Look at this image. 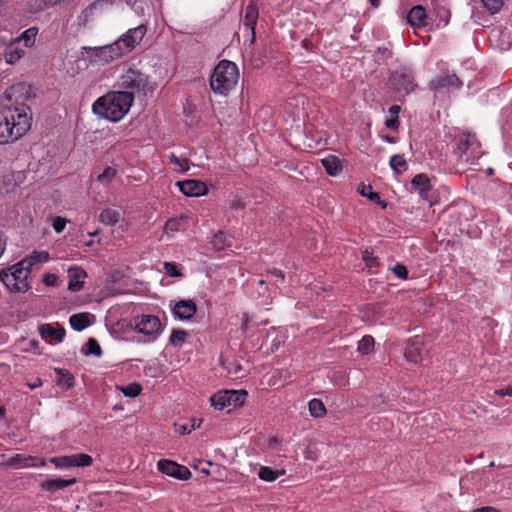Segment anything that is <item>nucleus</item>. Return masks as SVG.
<instances>
[{
	"instance_id": "de8ad7c7",
	"label": "nucleus",
	"mask_w": 512,
	"mask_h": 512,
	"mask_svg": "<svg viewBox=\"0 0 512 512\" xmlns=\"http://www.w3.org/2000/svg\"><path fill=\"white\" fill-rule=\"evenodd\" d=\"M170 162L175 164L180 172H186L189 169V162L186 158H179L174 153H171L170 156Z\"/></svg>"
},
{
	"instance_id": "a878e982",
	"label": "nucleus",
	"mask_w": 512,
	"mask_h": 512,
	"mask_svg": "<svg viewBox=\"0 0 512 512\" xmlns=\"http://www.w3.org/2000/svg\"><path fill=\"white\" fill-rule=\"evenodd\" d=\"M69 323L75 331H83L91 325L88 313L73 314L69 318Z\"/></svg>"
},
{
	"instance_id": "4468645a",
	"label": "nucleus",
	"mask_w": 512,
	"mask_h": 512,
	"mask_svg": "<svg viewBox=\"0 0 512 512\" xmlns=\"http://www.w3.org/2000/svg\"><path fill=\"white\" fill-rule=\"evenodd\" d=\"M197 312L196 303L191 300H180L176 302L172 309V314L175 319L181 321L190 320Z\"/></svg>"
},
{
	"instance_id": "ddd939ff",
	"label": "nucleus",
	"mask_w": 512,
	"mask_h": 512,
	"mask_svg": "<svg viewBox=\"0 0 512 512\" xmlns=\"http://www.w3.org/2000/svg\"><path fill=\"white\" fill-rule=\"evenodd\" d=\"M158 470L165 475L171 476L179 480H188L191 478V471L183 465L174 461L161 459L157 463Z\"/></svg>"
},
{
	"instance_id": "4be33fe9",
	"label": "nucleus",
	"mask_w": 512,
	"mask_h": 512,
	"mask_svg": "<svg viewBox=\"0 0 512 512\" xmlns=\"http://www.w3.org/2000/svg\"><path fill=\"white\" fill-rule=\"evenodd\" d=\"M75 478L71 479H63V478H56V479H50L41 484V488L45 491L49 492H56L58 490L65 489L69 486H72L76 483Z\"/></svg>"
},
{
	"instance_id": "13d9d810",
	"label": "nucleus",
	"mask_w": 512,
	"mask_h": 512,
	"mask_svg": "<svg viewBox=\"0 0 512 512\" xmlns=\"http://www.w3.org/2000/svg\"><path fill=\"white\" fill-rule=\"evenodd\" d=\"M242 324L241 327L243 330H246L250 323L253 322V318L248 313H243L241 316Z\"/></svg>"
},
{
	"instance_id": "f704fd0d",
	"label": "nucleus",
	"mask_w": 512,
	"mask_h": 512,
	"mask_svg": "<svg viewBox=\"0 0 512 512\" xmlns=\"http://www.w3.org/2000/svg\"><path fill=\"white\" fill-rule=\"evenodd\" d=\"M283 473H284L283 471L280 472L277 470H273L270 467L262 466L259 469L258 476L263 481L272 482V481H275Z\"/></svg>"
},
{
	"instance_id": "c85d7f7f",
	"label": "nucleus",
	"mask_w": 512,
	"mask_h": 512,
	"mask_svg": "<svg viewBox=\"0 0 512 512\" xmlns=\"http://www.w3.org/2000/svg\"><path fill=\"white\" fill-rule=\"evenodd\" d=\"M38 28L33 26L25 31H23L19 37H17L14 41L18 42L20 45V42H24L25 47L30 48L35 44V40L38 34Z\"/></svg>"
},
{
	"instance_id": "a19ab883",
	"label": "nucleus",
	"mask_w": 512,
	"mask_h": 512,
	"mask_svg": "<svg viewBox=\"0 0 512 512\" xmlns=\"http://www.w3.org/2000/svg\"><path fill=\"white\" fill-rule=\"evenodd\" d=\"M117 171L113 167H106L104 171L98 175L97 181L103 185H109L116 177Z\"/></svg>"
},
{
	"instance_id": "0eeeda50",
	"label": "nucleus",
	"mask_w": 512,
	"mask_h": 512,
	"mask_svg": "<svg viewBox=\"0 0 512 512\" xmlns=\"http://www.w3.org/2000/svg\"><path fill=\"white\" fill-rule=\"evenodd\" d=\"M118 49L114 43L100 47L83 46L81 48V55L83 57L86 55L90 63L105 65L121 58Z\"/></svg>"
},
{
	"instance_id": "864d4df0",
	"label": "nucleus",
	"mask_w": 512,
	"mask_h": 512,
	"mask_svg": "<svg viewBox=\"0 0 512 512\" xmlns=\"http://www.w3.org/2000/svg\"><path fill=\"white\" fill-rule=\"evenodd\" d=\"M176 426V431L181 434V435H186V434H189L191 433L192 430L195 429V425H187V424H183V425H175Z\"/></svg>"
},
{
	"instance_id": "f257e3e1",
	"label": "nucleus",
	"mask_w": 512,
	"mask_h": 512,
	"mask_svg": "<svg viewBox=\"0 0 512 512\" xmlns=\"http://www.w3.org/2000/svg\"><path fill=\"white\" fill-rule=\"evenodd\" d=\"M49 260L46 251H34L18 263L8 269L0 271V281L5 287L14 293H25L30 288L28 277L35 264H42Z\"/></svg>"
},
{
	"instance_id": "412c9836",
	"label": "nucleus",
	"mask_w": 512,
	"mask_h": 512,
	"mask_svg": "<svg viewBox=\"0 0 512 512\" xmlns=\"http://www.w3.org/2000/svg\"><path fill=\"white\" fill-rule=\"evenodd\" d=\"M4 59L8 64H15L25 55V50L20 47L18 42L12 41L4 50Z\"/></svg>"
},
{
	"instance_id": "9b49d317",
	"label": "nucleus",
	"mask_w": 512,
	"mask_h": 512,
	"mask_svg": "<svg viewBox=\"0 0 512 512\" xmlns=\"http://www.w3.org/2000/svg\"><path fill=\"white\" fill-rule=\"evenodd\" d=\"M390 83L393 89L402 95H408L417 87L414 72L407 67L394 71L390 77Z\"/></svg>"
},
{
	"instance_id": "473e14b6",
	"label": "nucleus",
	"mask_w": 512,
	"mask_h": 512,
	"mask_svg": "<svg viewBox=\"0 0 512 512\" xmlns=\"http://www.w3.org/2000/svg\"><path fill=\"white\" fill-rule=\"evenodd\" d=\"M309 412L314 418H321L326 414V408L320 399H312L308 403Z\"/></svg>"
},
{
	"instance_id": "6e6552de",
	"label": "nucleus",
	"mask_w": 512,
	"mask_h": 512,
	"mask_svg": "<svg viewBox=\"0 0 512 512\" xmlns=\"http://www.w3.org/2000/svg\"><path fill=\"white\" fill-rule=\"evenodd\" d=\"M131 327L138 333L148 337V341H154L162 332L160 319L155 315H138L131 319Z\"/></svg>"
},
{
	"instance_id": "72a5a7b5",
	"label": "nucleus",
	"mask_w": 512,
	"mask_h": 512,
	"mask_svg": "<svg viewBox=\"0 0 512 512\" xmlns=\"http://www.w3.org/2000/svg\"><path fill=\"white\" fill-rule=\"evenodd\" d=\"M211 243L215 250L220 251L225 249L227 246H230L231 240L224 232L218 231L216 234H214Z\"/></svg>"
},
{
	"instance_id": "6e6d98bb",
	"label": "nucleus",
	"mask_w": 512,
	"mask_h": 512,
	"mask_svg": "<svg viewBox=\"0 0 512 512\" xmlns=\"http://www.w3.org/2000/svg\"><path fill=\"white\" fill-rule=\"evenodd\" d=\"M258 293L262 296H264L266 299L268 298L269 296V292H268V287L266 285V281L265 280H259L258 281Z\"/></svg>"
},
{
	"instance_id": "423d86ee",
	"label": "nucleus",
	"mask_w": 512,
	"mask_h": 512,
	"mask_svg": "<svg viewBox=\"0 0 512 512\" xmlns=\"http://www.w3.org/2000/svg\"><path fill=\"white\" fill-rule=\"evenodd\" d=\"M454 153L465 162L478 160L483 154L476 135L469 132H462L455 137Z\"/></svg>"
},
{
	"instance_id": "4d7b16f0",
	"label": "nucleus",
	"mask_w": 512,
	"mask_h": 512,
	"mask_svg": "<svg viewBox=\"0 0 512 512\" xmlns=\"http://www.w3.org/2000/svg\"><path fill=\"white\" fill-rule=\"evenodd\" d=\"M126 4L134 9L137 14H143L144 9L142 6H138V0H125Z\"/></svg>"
},
{
	"instance_id": "a211bd4d",
	"label": "nucleus",
	"mask_w": 512,
	"mask_h": 512,
	"mask_svg": "<svg viewBox=\"0 0 512 512\" xmlns=\"http://www.w3.org/2000/svg\"><path fill=\"white\" fill-rule=\"evenodd\" d=\"M463 85L462 81L457 77L456 74H444L435 77L429 84V87L433 91H437L445 87L460 88Z\"/></svg>"
},
{
	"instance_id": "9d476101",
	"label": "nucleus",
	"mask_w": 512,
	"mask_h": 512,
	"mask_svg": "<svg viewBox=\"0 0 512 512\" xmlns=\"http://www.w3.org/2000/svg\"><path fill=\"white\" fill-rule=\"evenodd\" d=\"M147 33V26L140 24L137 27L129 29L126 33L122 34L113 43L117 46L120 56L123 57L130 53L142 41Z\"/></svg>"
},
{
	"instance_id": "5fc2aeb1",
	"label": "nucleus",
	"mask_w": 512,
	"mask_h": 512,
	"mask_svg": "<svg viewBox=\"0 0 512 512\" xmlns=\"http://www.w3.org/2000/svg\"><path fill=\"white\" fill-rule=\"evenodd\" d=\"M385 125L387 128L391 130H397L400 125V121L398 117H392L390 119H386Z\"/></svg>"
},
{
	"instance_id": "20e7f679",
	"label": "nucleus",
	"mask_w": 512,
	"mask_h": 512,
	"mask_svg": "<svg viewBox=\"0 0 512 512\" xmlns=\"http://www.w3.org/2000/svg\"><path fill=\"white\" fill-rule=\"evenodd\" d=\"M118 87L121 92H128L135 98L138 96H152L157 85L151 82L149 76L137 69L135 66L129 67L118 79Z\"/></svg>"
},
{
	"instance_id": "39448f33",
	"label": "nucleus",
	"mask_w": 512,
	"mask_h": 512,
	"mask_svg": "<svg viewBox=\"0 0 512 512\" xmlns=\"http://www.w3.org/2000/svg\"><path fill=\"white\" fill-rule=\"evenodd\" d=\"M13 127L14 134L21 138L30 129L32 116L30 108L25 104L5 106L1 110Z\"/></svg>"
},
{
	"instance_id": "1a4fd4ad",
	"label": "nucleus",
	"mask_w": 512,
	"mask_h": 512,
	"mask_svg": "<svg viewBox=\"0 0 512 512\" xmlns=\"http://www.w3.org/2000/svg\"><path fill=\"white\" fill-rule=\"evenodd\" d=\"M247 397L245 390H222L210 397L211 406L216 410L236 408L244 404Z\"/></svg>"
},
{
	"instance_id": "2f4dec72",
	"label": "nucleus",
	"mask_w": 512,
	"mask_h": 512,
	"mask_svg": "<svg viewBox=\"0 0 512 512\" xmlns=\"http://www.w3.org/2000/svg\"><path fill=\"white\" fill-rule=\"evenodd\" d=\"M362 259L365 262L366 267L372 273H375L379 267L378 257L374 255V252L369 249L363 251Z\"/></svg>"
},
{
	"instance_id": "2eb2a0df",
	"label": "nucleus",
	"mask_w": 512,
	"mask_h": 512,
	"mask_svg": "<svg viewBox=\"0 0 512 512\" xmlns=\"http://www.w3.org/2000/svg\"><path fill=\"white\" fill-rule=\"evenodd\" d=\"M179 190L188 197H200L208 193L206 184L199 180L178 181Z\"/></svg>"
},
{
	"instance_id": "f03ea898",
	"label": "nucleus",
	"mask_w": 512,
	"mask_h": 512,
	"mask_svg": "<svg viewBox=\"0 0 512 512\" xmlns=\"http://www.w3.org/2000/svg\"><path fill=\"white\" fill-rule=\"evenodd\" d=\"M134 103L131 93L112 91L99 97L92 105L94 114L111 122L120 121L130 110Z\"/></svg>"
},
{
	"instance_id": "8fccbe9b",
	"label": "nucleus",
	"mask_w": 512,
	"mask_h": 512,
	"mask_svg": "<svg viewBox=\"0 0 512 512\" xmlns=\"http://www.w3.org/2000/svg\"><path fill=\"white\" fill-rule=\"evenodd\" d=\"M66 224L67 220L65 218L56 216L53 219L52 226L56 233H61L65 229Z\"/></svg>"
},
{
	"instance_id": "dca6fc26",
	"label": "nucleus",
	"mask_w": 512,
	"mask_h": 512,
	"mask_svg": "<svg viewBox=\"0 0 512 512\" xmlns=\"http://www.w3.org/2000/svg\"><path fill=\"white\" fill-rule=\"evenodd\" d=\"M411 185L413 189L418 192L422 199L426 201L431 200L432 185L426 174L421 173L415 175L411 181Z\"/></svg>"
},
{
	"instance_id": "c9c22d12",
	"label": "nucleus",
	"mask_w": 512,
	"mask_h": 512,
	"mask_svg": "<svg viewBox=\"0 0 512 512\" xmlns=\"http://www.w3.org/2000/svg\"><path fill=\"white\" fill-rule=\"evenodd\" d=\"M81 351L85 355H95L97 357L101 356L102 354L101 347L97 340L94 338H89L86 344L82 347Z\"/></svg>"
},
{
	"instance_id": "aec40b11",
	"label": "nucleus",
	"mask_w": 512,
	"mask_h": 512,
	"mask_svg": "<svg viewBox=\"0 0 512 512\" xmlns=\"http://www.w3.org/2000/svg\"><path fill=\"white\" fill-rule=\"evenodd\" d=\"M18 139V136L14 134L13 127L7 120V116H4L0 111V144H7Z\"/></svg>"
},
{
	"instance_id": "603ef678",
	"label": "nucleus",
	"mask_w": 512,
	"mask_h": 512,
	"mask_svg": "<svg viewBox=\"0 0 512 512\" xmlns=\"http://www.w3.org/2000/svg\"><path fill=\"white\" fill-rule=\"evenodd\" d=\"M58 278L55 274H45L43 276V283L46 286L52 287L57 284Z\"/></svg>"
},
{
	"instance_id": "774afa93",
	"label": "nucleus",
	"mask_w": 512,
	"mask_h": 512,
	"mask_svg": "<svg viewBox=\"0 0 512 512\" xmlns=\"http://www.w3.org/2000/svg\"><path fill=\"white\" fill-rule=\"evenodd\" d=\"M29 346H30L31 349H35V348H37L39 346V343L36 340H32V341L29 342Z\"/></svg>"
},
{
	"instance_id": "680f3d73",
	"label": "nucleus",
	"mask_w": 512,
	"mask_h": 512,
	"mask_svg": "<svg viewBox=\"0 0 512 512\" xmlns=\"http://www.w3.org/2000/svg\"><path fill=\"white\" fill-rule=\"evenodd\" d=\"M472 512H501V511L492 506H485V507L474 509Z\"/></svg>"
},
{
	"instance_id": "5701e85b",
	"label": "nucleus",
	"mask_w": 512,
	"mask_h": 512,
	"mask_svg": "<svg viewBox=\"0 0 512 512\" xmlns=\"http://www.w3.org/2000/svg\"><path fill=\"white\" fill-rule=\"evenodd\" d=\"M39 333L43 339L53 338L57 342H62L65 337V329L54 327L52 324H42L39 327Z\"/></svg>"
},
{
	"instance_id": "0e129e2a",
	"label": "nucleus",
	"mask_w": 512,
	"mask_h": 512,
	"mask_svg": "<svg viewBox=\"0 0 512 512\" xmlns=\"http://www.w3.org/2000/svg\"><path fill=\"white\" fill-rule=\"evenodd\" d=\"M400 110H401L400 106L392 105L389 108V113L391 114L392 117H398V114H399Z\"/></svg>"
},
{
	"instance_id": "7ed1b4c3",
	"label": "nucleus",
	"mask_w": 512,
	"mask_h": 512,
	"mask_svg": "<svg viewBox=\"0 0 512 512\" xmlns=\"http://www.w3.org/2000/svg\"><path fill=\"white\" fill-rule=\"evenodd\" d=\"M239 80V69L237 65L229 60L223 59L218 62L210 75L211 90L221 96H227L237 85Z\"/></svg>"
},
{
	"instance_id": "49530a36",
	"label": "nucleus",
	"mask_w": 512,
	"mask_h": 512,
	"mask_svg": "<svg viewBox=\"0 0 512 512\" xmlns=\"http://www.w3.org/2000/svg\"><path fill=\"white\" fill-rule=\"evenodd\" d=\"M163 268H164V272L167 276H170V277H181L182 276L180 267L174 262H164Z\"/></svg>"
},
{
	"instance_id": "3c124183",
	"label": "nucleus",
	"mask_w": 512,
	"mask_h": 512,
	"mask_svg": "<svg viewBox=\"0 0 512 512\" xmlns=\"http://www.w3.org/2000/svg\"><path fill=\"white\" fill-rule=\"evenodd\" d=\"M179 221L175 219H170L166 222L164 231L166 234H169V232H175L179 229Z\"/></svg>"
},
{
	"instance_id": "cd10ccee",
	"label": "nucleus",
	"mask_w": 512,
	"mask_h": 512,
	"mask_svg": "<svg viewBox=\"0 0 512 512\" xmlns=\"http://www.w3.org/2000/svg\"><path fill=\"white\" fill-rule=\"evenodd\" d=\"M120 219V211L112 208L104 209L99 215V221L105 225L110 226L116 225Z\"/></svg>"
},
{
	"instance_id": "bb28decb",
	"label": "nucleus",
	"mask_w": 512,
	"mask_h": 512,
	"mask_svg": "<svg viewBox=\"0 0 512 512\" xmlns=\"http://www.w3.org/2000/svg\"><path fill=\"white\" fill-rule=\"evenodd\" d=\"M325 171L330 176H336L341 170L340 160L337 156L329 155L321 160Z\"/></svg>"
},
{
	"instance_id": "a18cd8bd",
	"label": "nucleus",
	"mask_w": 512,
	"mask_h": 512,
	"mask_svg": "<svg viewBox=\"0 0 512 512\" xmlns=\"http://www.w3.org/2000/svg\"><path fill=\"white\" fill-rule=\"evenodd\" d=\"M483 6L490 12V14L498 13L504 4L503 0H481Z\"/></svg>"
},
{
	"instance_id": "69168bd1",
	"label": "nucleus",
	"mask_w": 512,
	"mask_h": 512,
	"mask_svg": "<svg viewBox=\"0 0 512 512\" xmlns=\"http://www.w3.org/2000/svg\"><path fill=\"white\" fill-rule=\"evenodd\" d=\"M369 3L373 8H378L380 6L381 0H369Z\"/></svg>"
},
{
	"instance_id": "37998d69",
	"label": "nucleus",
	"mask_w": 512,
	"mask_h": 512,
	"mask_svg": "<svg viewBox=\"0 0 512 512\" xmlns=\"http://www.w3.org/2000/svg\"><path fill=\"white\" fill-rule=\"evenodd\" d=\"M50 462L54 464L57 468H71L73 466L72 455H65L60 457H53L50 459Z\"/></svg>"
},
{
	"instance_id": "4c0bfd02",
	"label": "nucleus",
	"mask_w": 512,
	"mask_h": 512,
	"mask_svg": "<svg viewBox=\"0 0 512 512\" xmlns=\"http://www.w3.org/2000/svg\"><path fill=\"white\" fill-rule=\"evenodd\" d=\"M374 338L370 335H365L358 343L357 351L362 355L369 354L374 348Z\"/></svg>"
},
{
	"instance_id": "79ce46f5",
	"label": "nucleus",
	"mask_w": 512,
	"mask_h": 512,
	"mask_svg": "<svg viewBox=\"0 0 512 512\" xmlns=\"http://www.w3.org/2000/svg\"><path fill=\"white\" fill-rule=\"evenodd\" d=\"M187 335V332L184 330L174 329L169 338V342L173 346H182Z\"/></svg>"
},
{
	"instance_id": "393cba45",
	"label": "nucleus",
	"mask_w": 512,
	"mask_h": 512,
	"mask_svg": "<svg viewBox=\"0 0 512 512\" xmlns=\"http://www.w3.org/2000/svg\"><path fill=\"white\" fill-rule=\"evenodd\" d=\"M404 357L408 362L417 364L421 359V348L419 341H408L405 350Z\"/></svg>"
},
{
	"instance_id": "052dcab7",
	"label": "nucleus",
	"mask_w": 512,
	"mask_h": 512,
	"mask_svg": "<svg viewBox=\"0 0 512 512\" xmlns=\"http://www.w3.org/2000/svg\"><path fill=\"white\" fill-rule=\"evenodd\" d=\"M268 273L278 278L280 281H284V273L276 268L268 270Z\"/></svg>"
},
{
	"instance_id": "338daca9",
	"label": "nucleus",
	"mask_w": 512,
	"mask_h": 512,
	"mask_svg": "<svg viewBox=\"0 0 512 512\" xmlns=\"http://www.w3.org/2000/svg\"><path fill=\"white\" fill-rule=\"evenodd\" d=\"M382 139L388 143H395V139L394 137H391V136H388V135H385V136H382Z\"/></svg>"
},
{
	"instance_id": "e2e57ef3",
	"label": "nucleus",
	"mask_w": 512,
	"mask_h": 512,
	"mask_svg": "<svg viewBox=\"0 0 512 512\" xmlns=\"http://www.w3.org/2000/svg\"><path fill=\"white\" fill-rule=\"evenodd\" d=\"M43 385V382L40 378H36L35 381L33 382H27V386L31 389V390H34L36 388H39Z\"/></svg>"
},
{
	"instance_id": "6ab92c4d",
	"label": "nucleus",
	"mask_w": 512,
	"mask_h": 512,
	"mask_svg": "<svg viewBox=\"0 0 512 512\" xmlns=\"http://www.w3.org/2000/svg\"><path fill=\"white\" fill-rule=\"evenodd\" d=\"M427 13L423 6H413L407 14V22L415 28H422L426 25Z\"/></svg>"
},
{
	"instance_id": "f3484780",
	"label": "nucleus",
	"mask_w": 512,
	"mask_h": 512,
	"mask_svg": "<svg viewBox=\"0 0 512 512\" xmlns=\"http://www.w3.org/2000/svg\"><path fill=\"white\" fill-rule=\"evenodd\" d=\"M68 289L72 292H78L83 288L87 273L84 269L74 266L68 269Z\"/></svg>"
},
{
	"instance_id": "58836bf2",
	"label": "nucleus",
	"mask_w": 512,
	"mask_h": 512,
	"mask_svg": "<svg viewBox=\"0 0 512 512\" xmlns=\"http://www.w3.org/2000/svg\"><path fill=\"white\" fill-rule=\"evenodd\" d=\"M118 389L124 394V396L134 398L140 395L142 386L137 382H132L126 386L118 387Z\"/></svg>"
},
{
	"instance_id": "b1692460",
	"label": "nucleus",
	"mask_w": 512,
	"mask_h": 512,
	"mask_svg": "<svg viewBox=\"0 0 512 512\" xmlns=\"http://www.w3.org/2000/svg\"><path fill=\"white\" fill-rule=\"evenodd\" d=\"M105 0H96L85 7L77 17L78 24L86 27L93 18L95 11L100 7Z\"/></svg>"
},
{
	"instance_id": "7c9ffc66",
	"label": "nucleus",
	"mask_w": 512,
	"mask_h": 512,
	"mask_svg": "<svg viewBox=\"0 0 512 512\" xmlns=\"http://www.w3.org/2000/svg\"><path fill=\"white\" fill-rule=\"evenodd\" d=\"M389 165L396 174H402L408 169V164L400 154L393 155L390 158Z\"/></svg>"
},
{
	"instance_id": "c756f323",
	"label": "nucleus",
	"mask_w": 512,
	"mask_h": 512,
	"mask_svg": "<svg viewBox=\"0 0 512 512\" xmlns=\"http://www.w3.org/2000/svg\"><path fill=\"white\" fill-rule=\"evenodd\" d=\"M358 192L362 196L367 197L372 202L381 205L383 208H385L387 205L385 201L381 200L379 193L373 192L372 187L370 185L361 184V186L358 188Z\"/></svg>"
},
{
	"instance_id": "e433bc0d",
	"label": "nucleus",
	"mask_w": 512,
	"mask_h": 512,
	"mask_svg": "<svg viewBox=\"0 0 512 512\" xmlns=\"http://www.w3.org/2000/svg\"><path fill=\"white\" fill-rule=\"evenodd\" d=\"M54 371L59 376V384H64L67 388H72L74 386L75 378L69 371L61 368H55Z\"/></svg>"
},
{
	"instance_id": "09e8293b",
	"label": "nucleus",
	"mask_w": 512,
	"mask_h": 512,
	"mask_svg": "<svg viewBox=\"0 0 512 512\" xmlns=\"http://www.w3.org/2000/svg\"><path fill=\"white\" fill-rule=\"evenodd\" d=\"M391 270L399 279L405 280L408 278V270L406 266L401 263H397Z\"/></svg>"
},
{
	"instance_id": "f8f14e48",
	"label": "nucleus",
	"mask_w": 512,
	"mask_h": 512,
	"mask_svg": "<svg viewBox=\"0 0 512 512\" xmlns=\"http://www.w3.org/2000/svg\"><path fill=\"white\" fill-rule=\"evenodd\" d=\"M259 18V11L257 4L251 0L244 9L243 18L241 20V28L244 35L249 37L250 42L255 41V27Z\"/></svg>"
},
{
	"instance_id": "c03bdc74",
	"label": "nucleus",
	"mask_w": 512,
	"mask_h": 512,
	"mask_svg": "<svg viewBox=\"0 0 512 512\" xmlns=\"http://www.w3.org/2000/svg\"><path fill=\"white\" fill-rule=\"evenodd\" d=\"M436 16L439 19L437 26H447L450 22V11L443 6H439L435 9Z\"/></svg>"
},
{
	"instance_id": "ea45409f",
	"label": "nucleus",
	"mask_w": 512,
	"mask_h": 512,
	"mask_svg": "<svg viewBox=\"0 0 512 512\" xmlns=\"http://www.w3.org/2000/svg\"><path fill=\"white\" fill-rule=\"evenodd\" d=\"M74 467H89L93 464V458L85 453L72 454Z\"/></svg>"
},
{
	"instance_id": "bf43d9fd",
	"label": "nucleus",
	"mask_w": 512,
	"mask_h": 512,
	"mask_svg": "<svg viewBox=\"0 0 512 512\" xmlns=\"http://www.w3.org/2000/svg\"><path fill=\"white\" fill-rule=\"evenodd\" d=\"M495 393L500 396H512V385H510L504 389L496 390Z\"/></svg>"
}]
</instances>
